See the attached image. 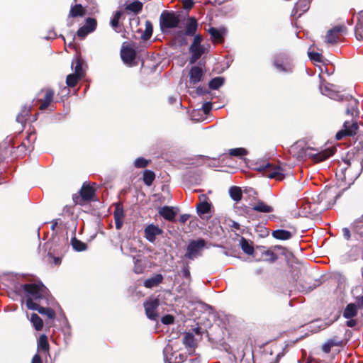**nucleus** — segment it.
Returning <instances> with one entry per match:
<instances>
[{
    "mask_svg": "<svg viewBox=\"0 0 363 363\" xmlns=\"http://www.w3.org/2000/svg\"><path fill=\"white\" fill-rule=\"evenodd\" d=\"M96 183L91 184L89 182H84L82 186L77 194L72 196V200L74 205L83 206L86 203L94 201L96 196V189L94 186Z\"/></svg>",
    "mask_w": 363,
    "mask_h": 363,
    "instance_id": "f257e3e1",
    "label": "nucleus"
},
{
    "mask_svg": "<svg viewBox=\"0 0 363 363\" xmlns=\"http://www.w3.org/2000/svg\"><path fill=\"white\" fill-rule=\"evenodd\" d=\"M286 165H281L264 162L262 164L258 166L256 169L259 172H263V174L269 179H275L277 181H281L285 177Z\"/></svg>",
    "mask_w": 363,
    "mask_h": 363,
    "instance_id": "f03ea898",
    "label": "nucleus"
},
{
    "mask_svg": "<svg viewBox=\"0 0 363 363\" xmlns=\"http://www.w3.org/2000/svg\"><path fill=\"white\" fill-rule=\"evenodd\" d=\"M23 289L26 296L27 298H32L33 301L39 303L41 299L45 297V286L43 284H21L19 286V289L16 288V290Z\"/></svg>",
    "mask_w": 363,
    "mask_h": 363,
    "instance_id": "7ed1b4c3",
    "label": "nucleus"
},
{
    "mask_svg": "<svg viewBox=\"0 0 363 363\" xmlns=\"http://www.w3.org/2000/svg\"><path fill=\"white\" fill-rule=\"evenodd\" d=\"M257 249L260 250L262 260L269 263H274L278 259V252L282 255H285L287 252V249L281 245H274L268 249L260 246Z\"/></svg>",
    "mask_w": 363,
    "mask_h": 363,
    "instance_id": "20e7f679",
    "label": "nucleus"
},
{
    "mask_svg": "<svg viewBox=\"0 0 363 363\" xmlns=\"http://www.w3.org/2000/svg\"><path fill=\"white\" fill-rule=\"evenodd\" d=\"M180 23L179 16L174 11H164L160 17V28L171 29L176 28Z\"/></svg>",
    "mask_w": 363,
    "mask_h": 363,
    "instance_id": "39448f33",
    "label": "nucleus"
},
{
    "mask_svg": "<svg viewBox=\"0 0 363 363\" xmlns=\"http://www.w3.org/2000/svg\"><path fill=\"white\" fill-rule=\"evenodd\" d=\"M120 55L122 61L128 66L134 67L137 65V63L135 62L137 52L133 44L128 42L123 43Z\"/></svg>",
    "mask_w": 363,
    "mask_h": 363,
    "instance_id": "423d86ee",
    "label": "nucleus"
},
{
    "mask_svg": "<svg viewBox=\"0 0 363 363\" xmlns=\"http://www.w3.org/2000/svg\"><path fill=\"white\" fill-rule=\"evenodd\" d=\"M202 41L203 37L201 34L194 36V40L189 47V52L191 53V57L189 59V64H194L205 52V48L201 44Z\"/></svg>",
    "mask_w": 363,
    "mask_h": 363,
    "instance_id": "0eeeda50",
    "label": "nucleus"
},
{
    "mask_svg": "<svg viewBox=\"0 0 363 363\" xmlns=\"http://www.w3.org/2000/svg\"><path fill=\"white\" fill-rule=\"evenodd\" d=\"M206 242L203 238L189 240L184 257L189 259H194L201 256V252L206 247Z\"/></svg>",
    "mask_w": 363,
    "mask_h": 363,
    "instance_id": "6e6552de",
    "label": "nucleus"
},
{
    "mask_svg": "<svg viewBox=\"0 0 363 363\" xmlns=\"http://www.w3.org/2000/svg\"><path fill=\"white\" fill-rule=\"evenodd\" d=\"M273 65L275 68L284 73H291L293 72V65L289 60V57L284 54H279L274 57Z\"/></svg>",
    "mask_w": 363,
    "mask_h": 363,
    "instance_id": "1a4fd4ad",
    "label": "nucleus"
},
{
    "mask_svg": "<svg viewBox=\"0 0 363 363\" xmlns=\"http://www.w3.org/2000/svg\"><path fill=\"white\" fill-rule=\"evenodd\" d=\"M320 77V86L319 89L320 92L329 96L331 99L337 100V101H342L343 100V95L340 94L338 91H335L334 89V85L331 84L328 82H327L320 74H319Z\"/></svg>",
    "mask_w": 363,
    "mask_h": 363,
    "instance_id": "9d476101",
    "label": "nucleus"
},
{
    "mask_svg": "<svg viewBox=\"0 0 363 363\" xmlns=\"http://www.w3.org/2000/svg\"><path fill=\"white\" fill-rule=\"evenodd\" d=\"M309 150L313 149L306 147V144L303 141H297L289 147V152L293 157L298 160H303L307 155H310V154L308 153Z\"/></svg>",
    "mask_w": 363,
    "mask_h": 363,
    "instance_id": "9b49d317",
    "label": "nucleus"
},
{
    "mask_svg": "<svg viewBox=\"0 0 363 363\" xmlns=\"http://www.w3.org/2000/svg\"><path fill=\"white\" fill-rule=\"evenodd\" d=\"M359 126L357 122L346 121L343 123V128L338 131L335 135L336 140H342L344 137L353 136L358 132Z\"/></svg>",
    "mask_w": 363,
    "mask_h": 363,
    "instance_id": "f8f14e48",
    "label": "nucleus"
},
{
    "mask_svg": "<svg viewBox=\"0 0 363 363\" xmlns=\"http://www.w3.org/2000/svg\"><path fill=\"white\" fill-rule=\"evenodd\" d=\"M147 317L152 320H156L158 318L157 308L160 306L158 298H150L143 303Z\"/></svg>",
    "mask_w": 363,
    "mask_h": 363,
    "instance_id": "ddd939ff",
    "label": "nucleus"
},
{
    "mask_svg": "<svg viewBox=\"0 0 363 363\" xmlns=\"http://www.w3.org/2000/svg\"><path fill=\"white\" fill-rule=\"evenodd\" d=\"M26 306L28 309L38 311L39 313L46 315L50 319L55 318L56 314L52 308L42 307L38 303L33 301L32 298L26 299Z\"/></svg>",
    "mask_w": 363,
    "mask_h": 363,
    "instance_id": "4468645a",
    "label": "nucleus"
},
{
    "mask_svg": "<svg viewBox=\"0 0 363 363\" xmlns=\"http://www.w3.org/2000/svg\"><path fill=\"white\" fill-rule=\"evenodd\" d=\"M97 26V21L94 18H87L83 26L80 27L77 35L80 39H84L89 33L94 32Z\"/></svg>",
    "mask_w": 363,
    "mask_h": 363,
    "instance_id": "2eb2a0df",
    "label": "nucleus"
},
{
    "mask_svg": "<svg viewBox=\"0 0 363 363\" xmlns=\"http://www.w3.org/2000/svg\"><path fill=\"white\" fill-rule=\"evenodd\" d=\"M346 30L343 25L336 26L330 29L325 35V42L328 44H335L340 38L341 34Z\"/></svg>",
    "mask_w": 363,
    "mask_h": 363,
    "instance_id": "dca6fc26",
    "label": "nucleus"
},
{
    "mask_svg": "<svg viewBox=\"0 0 363 363\" xmlns=\"http://www.w3.org/2000/svg\"><path fill=\"white\" fill-rule=\"evenodd\" d=\"M344 162L347 167L340 169V172L343 175L342 179L346 182L354 181L359 175L358 172L352 174V166L355 164L354 163L357 164V161L354 160L351 162L349 160H344Z\"/></svg>",
    "mask_w": 363,
    "mask_h": 363,
    "instance_id": "f3484780",
    "label": "nucleus"
},
{
    "mask_svg": "<svg viewBox=\"0 0 363 363\" xmlns=\"http://www.w3.org/2000/svg\"><path fill=\"white\" fill-rule=\"evenodd\" d=\"M162 233L163 230L154 224L147 225L144 229V237L152 243L155 242L157 236Z\"/></svg>",
    "mask_w": 363,
    "mask_h": 363,
    "instance_id": "a211bd4d",
    "label": "nucleus"
},
{
    "mask_svg": "<svg viewBox=\"0 0 363 363\" xmlns=\"http://www.w3.org/2000/svg\"><path fill=\"white\" fill-rule=\"evenodd\" d=\"M347 101L346 113L352 117L358 116V101L352 96H343V100Z\"/></svg>",
    "mask_w": 363,
    "mask_h": 363,
    "instance_id": "6ab92c4d",
    "label": "nucleus"
},
{
    "mask_svg": "<svg viewBox=\"0 0 363 363\" xmlns=\"http://www.w3.org/2000/svg\"><path fill=\"white\" fill-rule=\"evenodd\" d=\"M189 83L195 85L203 80L204 72L202 67L199 66H193L189 70Z\"/></svg>",
    "mask_w": 363,
    "mask_h": 363,
    "instance_id": "aec40b11",
    "label": "nucleus"
},
{
    "mask_svg": "<svg viewBox=\"0 0 363 363\" xmlns=\"http://www.w3.org/2000/svg\"><path fill=\"white\" fill-rule=\"evenodd\" d=\"M43 91L45 92L43 99H38V101L40 103L39 109L41 111L45 110L52 102L55 94L54 91L50 89H45Z\"/></svg>",
    "mask_w": 363,
    "mask_h": 363,
    "instance_id": "412c9836",
    "label": "nucleus"
},
{
    "mask_svg": "<svg viewBox=\"0 0 363 363\" xmlns=\"http://www.w3.org/2000/svg\"><path fill=\"white\" fill-rule=\"evenodd\" d=\"M208 199V198L205 194H201L199 196V199L202 201L197 203L196 205V208L198 214H206L210 211L211 204L206 201Z\"/></svg>",
    "mask_w": 363,
    "mask_h": 363,
    "instance_id": "4be33fe9",
    "label": "nucleus"
},
{
    "mask_svg": "<svg viewBox=\"0 0 363 363\" xmlns=\"http://www.w3.org/2000/svg\"><path fill=\"white\" fill-rule=\"evenodd\" d=\"M198 29V22L195 17H189L187 20L184 33L186 36H195Z\"/></svg>",
    "mask_w": 363,
    "mask_h": 363,
    "instance_id": "5701e85b",
    "label": "nucleus"
},
{
    "mask_svg": "<svg viewBox=\"0 0 363 363\" xmlns=\"http://www.w3.org/2000/svg\"><path fill=\"white\" fill-rule=\"evenodd\" d=\"M159 214L168 221H174L177 213L173 207L164 206L161 207L158 211Z\"/></svg>",
    "mask_w": 363,
    "mask_h": 363,
    "instance_id": "b1692460",
    "label": "nucleus"
},
{
    "mask_svg": "<svg viewBox=\"0 0 363 363\" xmlns=\"http://www.w3.org/2000/svg\"><path fill=\"white\" fill-rule=\"evenodd\" d=\"M164 279L163 276L161 274H157L152 277L145 279L143 282V286L147 289H152L162 283Z\"/></svg>",
    "mask_w": 363,
    "mask_h": 363,
    "instance_id": "393cba45",
    "label": "nucleus"
},
{
    "mask_svg": "<svg viewBox=\"0 0 363 363\" xmlns=\"http://www.w3.org/2000/svg\"><path fill=\"white\" fill-rule=\"evenodd\" d=\"M86 10L82 4L72 6L68 14L69 18L83 17L86 15Z\"/></svg>",
    "mask_w": 363,
    "mask_h": 363,
    "instance_id": "a878e982",
    "label": "nucleus"
},
{
    "mask_svg": "<svg viewBox=\"0 0 363 363\" xmlns=\"http://www.w3.org/2000/svg\"><path fill=\"white\" fill-rule=\"evenodd\" d=\"M31 109V105L23 106L16 116V121L21 124H25L28 120V118L30 115Z\"/></svg>",
    "mask_w": 363,
    "mask_h": 363,
    "instance_id": "bb28decb",
    "label": "nucleus"
},
{
    "mask_svg": "<svg viewBox=\"0 0 363 363\" xmlns=\"http://www.w3.org/2000/svg\"><path fill=\"white\" fill-rule=\"evenodd\" d=\"M86 67L85 61L81 56H77L75 59V66L74 68V74L79 75L82 77L85 76V69Z\"/></svg>",
    "mask_w": 363,
    "mask_h": 363,
    "instance_id": "cd10ccee",
    "label": "nucleus"
},
{
    "mask_svg": "<svg viewBox=\"0 0 363 363\" xmlns=\"http://www.w3.org/2000/svg\"><path fill=\"white\" fill-rule=\"evenodd\" d=\"M358 313V307L356 305V303H349L346 306L342 315L345 318L349 319V318H353L354 317L357 316Z\"/></svg>",
    "mask_w": 363,
    "mask_h": 363,
    "instance_id": "c85d7f7f",
    "label": "nucleus"
},
{
    "mask_svg": "<svg viewBox=\"0 0 363 363\" xmlns=\"http://www.w3.org/2000/svg\"><path fill=\"white\" fill-rule=\"evenodd\" d=\"M342 341L337 340V337H335L333 338L328 340L321 347L322 351L326 354L330 352L332 347L335 346H341Z\"/></svg>",
    "mask_w": 363,
    "mask_h": 363,
    "instance_id": "c756f323",
    "label": "nucleus"
},
{
    "mask_svg": "<svg viewBox=\"0 0 363 363\" xmlns=\"http://www.w3.org/2000/svg\"><path fill=\"white\" fill-rule=\"evenodd\" d=\"M50 345L48 337L45 335H41L38 340V352L49 354Z\"/></svg>",
    "mask_w": 363,
    "mask_h": 363,
    "instance_id": "7c9ffc66",
    "label": "nucleus"
},
{
    "mask_svg": "<svg viewBox=\"0 0 363 363\" xmlns=\"http://www.w3.org/2000/svg\"><path fill=\"white\" fill-rule=\"evenodd\" d=\"M252 209L259 213H271L274 211L272 206L267 205L262 200H258L257 202L252 206Z\"/></svg>",
    "mask_w": 363,
    "mask_h": 363,
    "instance_id": "2f4dec72",
    "label": "nucleus"
},
{
    "mask_svg": "<svg viewBox=\"0 0 363 363\" xmlns=\"http://www.w3.org/2000/svg\"><path fill=\"white\" fill-rule=\"evenodd\" d=\"M272 235L277 240H287L291 238L292 234L290 231L286 230H275L272 233Z\"/></svg>",
    "mask_w": 363,
    "mask_h": 363,
    "instance_id": "473e14b6",
    "label": "nucleus"
},
{
    "mask_svg": "<svg viewBox=\"0 0 363 363\" xmlns=\"http://www.w3.org/2000/svg\"><path fill=\"white\" fill-rule=\"evenodd\" d=\"M123 14V13L122 11H116L113 14L112 19L110 21V24H111V27L117 33L121 32V29H119V27H120L119 20L121 18Z\"/></svg>",
    "mask_w": 363,
    "mask_h": 363,
    "instance_id": "72a5a7b5",
    "label": "nucleus"
},
{
    "mask_svg": "<svg viewBox=\"0 0 363 363\" xmlns=\"http://www.w3.org/2000/svg\"><path fill=\"white\" fill-rule=\"evenodd\" d=\"M272 355V351L268 352L267 350H265L260 357V363H278L279 354H276L273 358H270V356Z\"/></svg>",
    "mask_w": 363,
    "mask_h": 363,
    "instance_id": "f704fd0d",
    "label": "nucleus"
},
{
    "mask_svg": "<svg viewBox=\"0 0 363 363\" xmlns=\"http://www.w3.org/2000/svg\"><path fill=\"white\" fill-rule=\"evenodd\" d=\"M70 243L75 251L82 252L87 249V245L78 240L76 237L71 239Z\"/></svg>",
    "mask_w": 363,
    "mask_h": 363,
    "instance_id": "c9c22d12",
    "label": "nucleus"
},
{
    "mask_svg": "<svg viewBox=\"0 0 363 363\" xmlns=\"http://www.w3.org/2000/svg\"><path fill=\"white\" fill-rule=\"evenodd\" d=\"M182 342L186 347L194 348L196 345L194 336L191 333H184Z\"/></svg>",
    "mask_w": 363,
    "mask_h": 363,
    "instance_id": "e433bc0d",
    "label": "nucleus"
},
{
    "mask_svg": "<svg viewBox=\"0 0 363 363\" xmlns=\"http://www.w3.org/2000/svg\"><path fill=\"white\" fill-rule=\"evenodd\" d=\"M229 194L231 199L235 201H240L242 197V190L239 186H233L230 188Z\"/></svg>",
    "mask_w": 363,
    "mask_h": 363,
    "instance_id": "4c0bfd02",
    "label": "nucleus"
},
{
    "mask_svg": "<svg viewBox=\"0 0 363 363\" xmlns=\"http://www.w3.org/2000/svg\"><path fill=\"white\" fill-rule=\"evenodd\" d=\"M30 322L37 331H40L43 328L42 318L36 313H33L30 317Z\"/></svg>",
    "mask_w": 363,
    "mask_h": 363,
    "instance_id": "58836bf2",
    "label": "nucleus"
},
{
    "mask_svg": "<svg viewBox=\"0 0 363 363\" xmlns=\"http://www.w3.org/2000/svg\"><path fill=\"white\" fill-rule=\"evenodd\" d=\"M153 32V26L150 21H145V29L140 36V38L143 40H149Z\"/></svg>",
    "mask_w": 363,
    "mask_h": 363,
    "instance_id": "ea45409f",
    "label": "nucleus"
},
{
    "mask_svg": "<svg viewBox=\"0 0 363 363\" xmlns=\"http://www.w3.org/2000/svg\"><path fill=\"white\" fill-rule=\"evenodd\" d=\"M155 179V174L153 171L145 169L143 172V182L147 186H151Z\"/></svg>",
    "mask_w": 363,
    "mask_h": 363,
    "instance_id": "a19ab883",
    "label": "nucleus"
},
{
    "mask_svg": "<svg viewBox=\"0 0 363 363\" xmlns=\"http://www.w3.org/2000/svg\"><path fill=\"white\" fill-rule=\"evenodd\" d=\"M240 245H241V248L242 250V251L248 255H252L254 252H255V250H254V247L252 245V244L249 243V242L244 238H242L241 240H240Z\"/></svg>",
    "mask_w": 363,
    "mask_h": 363,
    "instance_id": "79ce46f5",
    "label": "nucleus"
},
{
    "mask_svg": "<svg viewBox=\"0 0 363 363\" xmlns=\"http://www.w3.org/2000/svg\"><path fill=\"white\" fill-rule=\"evenodd\" d=\"M224 82L225 79L223 77H214L208 83L209 88L213 90L218 89L224 84Z\"/></svg>",
    "mask_w": 363,
    "mask_h": 363,
    "instance_id": "37998d69",
    "label": "nucleus"
},
{
    "mask_svg": "<svg viewBox=\"0 0 363 363\" xmlns=\"http://www.w3.org/2000/svg\"><path fill=\"white\" fill-rule=\"evenodd\" d=\"M82 78V77L74 73L70 74L67 76L66 84L69 87H74L77 84L78 82Z\"/></svg>",
    "mask_w": 363,
    "mask_h": 363,
    "instance_id": "c03bdc74",
    "label": "nucleus"
},
{
    "mask_svg": "<svg viewBox=\"0 0 363 363\" xmlns=\"http://www.w3.org/2000/svg\"><path fill=\"white\" fill-rule=\"evenodd\" d=\"M143 3H141L140 1H138V0H135L133 2L129 4L128 5L126 6L125 7V9L126 10H128V11H133L135 13H139L140 11H142L143 9Z\"/></svg>",
    "mask_w": 363,
    "mask_h": 363,
    "instance_id": "a18cd8bd",
    "label": "nucleus"
},
{
    "mask_svg": "<svg viewBox=\"0 0 363 363\" xmlns=\"http://www.w3.org/2000/svg\"><path fill=\"white\" fill-rule=\"evenodd\" d=\"M247 150L244 147H237L229 150V155L232 157H241L247 155Z\"/></svg>",
    "mask_w": 363,
    "mask_h": 363,
    "instance_id": "49530a36",
    "label": "nucleus"
},
{
    "mask_svg": "<svg viewBox=\"0 0 363 363\" xmlns=\"http://www.w3.org/2000/svg\"><path fill=\"white\" fill-rule=\"evenodd\" d=\"M332 154L330 150H325L324 152L313 155V157L316 162H319L328 159Z\"/></svg>",
    "mask_w": 363,
    "mask_h": 363,
    "instance_id": "de8ad7c7",
    "label": "nucleus"
},
{
    "mask_svg": "<svg viewBox=\"0 0 363 363\" xmlns=\"http://www.w3.org/2000/svg\"><path fill=\"white\" fill-rule=\"evenodd\" d=\"M208 33L211 38H213V40L217 43L221 42L223 39L221 33L216 28H210Z\"/></svg>",
    "mask_w": 363,
    "mask_h": 363,
    "instance_id": "09e8293b",
    "label": "nucleus"
},
{
    "mask_svg": "<svg viewBox=\"0 0 363 363\" xmlns=\"http://www.w3.org/2000/svg\"><path fill=\"white\" fill-rule=\"evenodd\" d=\"M114 218L123 219L125 217L124 210L121 203H116V208L113 213Z\"/></svg>",
    "mask_w": 363,
    "mask_h": 363,
    "instance_id": "8fccbe9b",
    "label": "nucleus"
},
{
    "mask_svg": "<svg viewBox=\"0 0 363 363\" xmlns=\"http://www.w3.org/2000/svg\"><path fill=\"white\" fill-rule=\"evenodd\" d=\"M150 162V160H146L144 157H138L134 162V166L136 168H145Z\"/></svg>",
    "mask_w": 363,
    "mask_h": 363,
    "instance_id": "3c124183",
    "label": "nucleus"
},
{
    "mask_svg": "<svg viewBox=\"0 0 363 363\" xmlns=\"http://www.w3.org/2000/svg\"><path fill=\"white\" fill-rule=\"evenodd\" d=\"M308 57H309L310 60L312 61L317 62H323V57L319 52H309Z\"/></svg>",
    "mask_w": 363,
    "mask_h": 363,
    "instance_id": "603ef678",
    "label": "nucleus"
},
{
    "mask_svg": "<svg viewBox=\"0 0 363 363\" xmlns=\"http://www.w3.org/2000/svg\"><path fill=\"white\" fill-rule=\"evenodd\" d=\"M48 262L49 264L55 266L60 265L61 263V259L57 257H55L51 253L48 254Z\"/></svg>",
    "mask_w": 363,
    "mask_h": 363,
    "instance_id": "864d4df0",
    "label": "nucleus"
},
{
    "mask_svg": "<svg viewBox=\"0 0 363 363\" xmlns=\"http://www.w3.org/2000/svg\"><path fill=\"white\" fill-rule=\"evenodd\" d=\"M161 322L164 325H170L174 323V317L172 315L167 314L162 317Z\"/></svg>",
    "mask_w": 363,
    "mask_h": 363,
    "instance_id": "5fc2aeb1",
    "label": "nucleus"
},
{
    "mask_svg": "<svg viewBox=\"0 0 363 363\" xmlns=\"http://www.w3.org/2000/svg\"><path fill=\"white\" fill-rule=\"evenodd\" d=\"M182 273L184 277L187 279H191L190 267L188 262L184 264Z\"/></svg>",
    "mask_w": 363,
    "mask_h": 363,
    "instance_id": "6e6d98bb",
    "label": "nucleus"
},
{
    "mask_svg": "<svg viewBox=\"0 0 363 363\" xmlns=\"http://www.w3.org/2000/svg\"><path fill=\"white\" fill-rule=\"evenodd\" d=\"M182 4L184 9L189 10L194 6V0H183Z\"/></svg>",
    "mask_w": 363,
    "mask_h": 363,
    "instance_id": "4d7b16f0",
    "label": "nucleus"
},
{
    "mask_svg": "<svg viewBox=\"0 0 363 363\" xmlns=\"http://www.w3.org/2000/svg\"><path fill=\"white\" fill-rule=\"evenodd\" d=\"M202 109L204 113L208 114L212 109V104L211 102H206L202 106Z\"/></svg>",
    "mask_w": 363,
    "mask_h": 363,
    "instance_id": "13d9d810",
    "label": "nucleus"
},
{
    "mask_svg": "<svg viewBox=\"0 0 363 363\" xmlns=\"http://www.w3.org/2000/svg\"><path fill=\"white\" fill-rule=\"evenodd\" d=\"M342 232L343 237L346 240H350L351 239V233L348 228H343Z\"/></svg>",
    "mask_w": 363,
    "mask_h": 363,
    "instance_id": "bf43d9fd",
    "label": "nucleus"
},
{
    "mask_svg": "<svg viewBox=\"0 0 363 363\" xmlns=\"http://www.w3.org/2000/svg\"><path fill=\"white\" fill-rule=\"evenodd\" d=\"M63 213L71 216L73 215V207L70 206H65L63 208Z\"/></svg>",
    "mask_w": 363,
    "mask_h": 363,
    "instance_id": "052dcab7",
    "label": "nucleus"
},
{
    "mask_svg": "<svg viewBox=\"0 0 363 363\" xmlns=\"http://www.w3.org/2000/svg\"><path fill=\"white\" fill-rule=\"evenodd\" d=\"M31 363H43L42 357L39 353H36L32 358Z\"/></svg>",
    "mask_w": 363,
    "mask_h": 363,
    "instance_id": "680f3d73",
    "label": "nucleus"
},
{
    "mask_svg": "<svg viewBox=\"0 0 363 363\" xmlns=\"http://www.w3.org/2000/svg\"><path fill=\"white\" fill-rule=\"evenodd\" d=\"M357 324V320L353 318H349L348 320L346 322V325L349 328H353L356 326Z\"/></svg>",
    "mask_w": 363,
    "mask_h": 363,
    "instance_id": "e2e57ef3",
    "label": "nucleus"
},
{
    "mask_svg": "<svg viewBox=\"0 0 363 363\" xmlns=\"http://www.w3.org/2000/svg\"><path fill=\"white\" fill-rule=\"evenodd\" d=\"M189 218H190L189 214H182L179 218V222L182 224H185Z\"/></svg>",
    "mask_w": 363,
    "mask_h": 363,
    "instance_id": "0e129e2a",
    "label": "nucleus"
},
{
    "mask_svg": "<svg viewBox=\"0 0 363 363\" xmlns=\"http://www.w3.org/2000/svg\"><path fill=\"white\" fill-rule=\"evenodd\" d=\"M357 303L356 305L359 308H363V295L362 296H357L356 298Z\"/></svg>",
    "mask_w": 363,
    "mask_h": 363,
    "instance_id": "69168bd1",
    "label": "nucleus"
},
{
    "mask_svg": "<svg viewBox=\"0 0 363 363\" xmlns=\"http://www.w3.org/2000/svg\"><path fill=\"white\" fill-rule=\"evenodd\" d=\"M115 220V225H116V229L119 230L122 227V225H123V219L121 218H114Z\"/></svg>",
    "mask_w": 363,
    "mask_h": 363,
    "instance_id": "338daca9",
    "label": "nucleus"
},
{
    "mask_svg": "<svg viewBox=\"0 0 363 363\" xmlns=\"http://www.w3.org/2000/svg\"><path fill=\"white\" fill-rule=\"evenodd\" d=\"M196 93L199 95H204L207 93V91L206 89H203V87H198L196 89Z\"/></svg>",
    "mask_w": 363,
    "mask_h": 363,
    "instance_id": "774afa93",
    "label": "nucleus"
}]
</instances>
